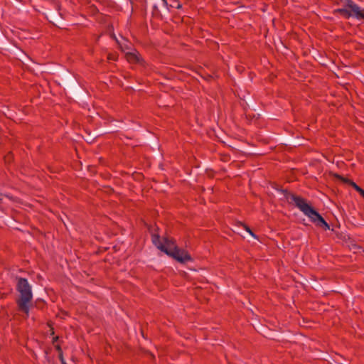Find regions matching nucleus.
I'll use <instances>...</instances> for the list:
<instances>
[{"label":"nucleus","instance_id":"obj_3","mask_svg":"<svg viewBox=\"0 0 364 364\" xmlns=\"http://www.w3.org/2000/svg\"><path fill=\"white\" fill-rule=\"evenodd\" d=\"M21 297L18 301V309L28 316L30 301L32 299V292L28 282L25 279H20L17 284Z\"/></svg>","mask_w":364,"mask_h":364},{"label":"nucleus","instance_id":"obj_1","mask_svg":"<svg viewBox=\"0 0 364 364\" xmlns=\"http://www.w3.org/2000/svg\"><path fill=\"white\" fill-rule=\"evenodd\" d=\"M284 197L289 203H294L317 227L325 230L330 229L328 223L304 198L287 191H284Z\"/></svg>","mask_w":364,"mask_h":364},{"label":"nucleus","instance_id":"obj_2","mask_svg":"<svg viewBox=\"0 0 364 364\" xmlns=\"http://www.w3.org/2000/svg\"><path fill=\"white\" fill-rule=\"evenodd\" d=\"M152 242L158 249L172 256L181 262H186L191 260L190 255L185 250L178 249L175 242L171 239L164 238L161 240L158 235H153Z\"/></svg>","mask_w":364,"mask_h":364},{"label":"nucleus","instance_id":"obj_8","mask_svg":"<svg viewBox=\"0 0 364 364\" xmlns=\"http://www.w3.org/2000/svg\"><path fill=\"white\" fill-rule=\"evenodd\" d=\"M242 226L245 228V230L248 232L253 237L257 238V236L252 232V231L245 225L241 224Z\"/></svg>","mask_w":364,"mask_h":364},{"label":"nucleus","instance_id":"obj_13","mask_svg":"<svg viewBox=\"0 0 364 364\" xmlns=\"http://www.w3.org/2000/svg\"><path fill=\"white\" fill-rule=\"evenodd\" d=\"M166 4V1L165 0H163Z\"/></svg>","mask_w":364,"mask_h":364},{"label":"nucleus","instance_id":"obj_5","mask_svg":"<svg viewBox=\"0 0 364 364\" xmlns=\"http://www.w3.org/2000/svg\"><path fill=\"white\" fill-rule=\"evenodd\" d=\"M338 13L343 15L344 17L349 18L351 17V14H350L349 9H347V0L343 3V5L341 8L337 10Z\"/></svg>","mask_w":364,"mask_h":364},{"label":"nucleus","instance_id":"obj_7","mask_svg":"<svg viewBox=\"0 0 364 364\" xmlns=\"http://www.w3.org/2000/svg\"><path fill=\"white\" fill-rule=\"evenodd\" d=\"M351 186L353 187V188L359 193H363V189L361 188L359 186H358L355 183L351 182Z\"/></svg>","mask_w":364,"mask_h":364},{"label":"nucleus","instance_id":"obj_6","mask_svg":"<svg viewBox=\"0 0 364 364\" xmlns=\"http://www.w3.org/2000/svg\"><path fill=\"white\" fill-rule=\"evenodd\" d=\"M127 59L129 63H139V57L135 53L129 52L126 54Z\"/></svg>","mask_w":364,"mask_h":364},{"label":"nucleus","instance_id":"obj_12","mask_svg":"<svg viewBox=\"0 0 364 364\" xmlns=\"http://www.w3.org/2000/svg\"><path fill=\"white\" fill-rule=\"evenodd\" d=\"M360 196H362L364 198V190L363 193H360Z\"/></svg>","mask_w":364,"mask_h":364},{"label":"nucleus","instance_id":"obj_11","mask_svg":"<svg viewBox=\"0 0 364 364\" xmlns=\"http://www.w3.org/2000/svg\"><path fill=\"white\" fill-rule=\"evenodd\" d=\"M109 60H116V57H115V56H114V55H109Z\"/></svg>","mask_w":364,"mask_h":364},{"label":"nucleus","instance_id":"obj_4","mask_svg":"<svg viewBox=\"0 0 364 364\" xmlns=\"http://www.w3.org/2000/svg\"><path fill=\"white\" fill-rule=\"evenodd\" d=\"M347 9H349L351 17H354L358 19H364V9L358 6V5L352 0H347Z\"/></svg>","mask_w":364,"mask_h":364},{"label":"nucleus","instance_id":"obj_9","mask_svg":"<svg viewBox=\"0 0 364 364\" xmlns=\"http://www.w3.org/2000/svg\"><path fill=\"white\" fill-rule=\"evenodd\" d=\"M113 38L116 40L117 43L119 44V47L121 48V49H124V47H126L127 48V45H124V43H122V42L119 41L118 39L116 38V37L114 36Z\"/></svg>","mask_w":364,"mask_h":364},{"label":"nucleus","instance_id":"obj_10","mask_svg":"<svg viewBox=\"0 0 364 364\" xmlns=\"http://www.w3.org/2000/svg\"><path fill=\"white\" fill-rule=\"evenodd\" d=\"M173 7H176L177 9H181L182 7V5L180 3L176 2V5H171Z\"/></svg>","mask_w":364,"mask_h":364}]
</instances>
